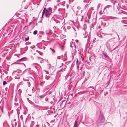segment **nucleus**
<instances>
[{"label":"nucleus","instance_id":"nucleus-1","mask_svg":"<svg viewBox=\"0 0 127 127\" xmlns=\"http://www.w3.org/2000/svg\"><path fill=\"white\" fill-rule=\"evenodd\" d=\"M51 13V12L49 11L48 10H46L45 12V17H48Z\"/></svg>","mask_w":127,"mask_h":127},{"label":"nucleus","instance_id":"nucleus-2","mask_svg":"<svg viewBox=\"0 0 127 127\" xmlns=\"http://www.w3.org/2000/svg\"><path fill=\"white\" fill-rule=\"evenodd\" d=\"M30 84L29 82H27L25 84V86L26 87H29Z\"/></svg>","mask_w":127,"mask_h":127},{"label":"nucleus","instance_id":"nucleus-3","mask_svg":"<svg viewBox=\"0 0 127 127\" xmlns=\"http://www.w3.org/2000/svg\"><path fill=\"white\" fill-rule=\"evenodd\" d=\"M105 120L104 118L103 117H102L100 120V122L101 123H103L104 122Z\"/></svg>","mask_w":127,"mask_h":127},{"label":"nucleus","instance_id":"nucleus-4","mask_svg":"<svg viewBox=\"0 0 127 127\" xmlns=\"http://www.w3.org/2000/svg\"><path fill=\"white\" fill-rule=\"evenodd\" d=\"M65 101H63L61 105L63 106H64L65 105Z\"/></svg>","mask_w":127,"mask_h":127},{"label":"nucleus","instance_id":"nucleus-5","mask_svg":"<svg viewBox=\"0 0 127 127\" xmlns=\"http://www.w3.org/2000/svg\"><path fill=\"white\" fill-rule=\"evenodd\" d=\"M77 121H76L75 122L74 124V126H75V127H77Z\"/></svg>","mask_w":127,"mask_h":127},{"label":"nucleus","instance_id":"nucleus-6","mask_svg":"<svg viewBox=\"0 0 127 127\" xmlns=\"http://www.w3.org/2000/svg\"><path fill=\"white\" fill-rule=\"evenodd\" d=\"M37 32V31L36 30H35L33 32V34L34 35H36V34Z\"/></svg>","mask_w":127,"mask_h":127},{"label":"nucleus","instance_id":"nucleus-7","mask_svg":"<svg viewBox=\"0 0 127 127\" xmlns=\"http://www.w3.org/2000/svg\"><path fill=\"white\" fill-rule=\"evenodd\" d=\"M116 24H115L114 25H113V26L112 27V29H114V28H116Z\"/></svg>","mask_w":127,"mask_h":127},{"label":"nucleus","instance_id":"nucleus-8","mask_svg":"<svg viewBox=\"0 0 127 127\" xmlns=\"http://www.w3.org/2000/svg\"><path fill=\"white\" fill-rule=\"evenodd\" d=\"M24 59V58H22L21 59H20L18 60V61H18V62H21Z\"/></svg>","mask_w":127,"mask_h":127},{"label":"nucleus","instance_id":"nucleus-9","mask_svg":"<svg viewBox=\"0 0 127 127\" xmlns=\"http://www.w3.org/2000/svg\"><path fill=\"white\" fill-rule=\"evenodd\" d=\"M48 10L49 11H50L51 12V13H52V8H50V7L49 8Z\"/></svg>","mask_w":127,"mask_h":127},{"label":"nucleus","instance_id":"nucleus-10","mask_svg":"<svg viewBox=\"0 0 127 127\" xmlns=\"http://www.w3.org/2000/svg\"><path fill=\"white\" fill-rule=\"evenodd\" d=\"M50 50H52V51L53 52V53H55V50L54 49H52L51 48H50Z\"/></svg>","mask_w":127,"mask_h":127},{"label":"nucleus","instance_id":"nucleus-11","mask_svg":"<svg viewBox=\"0 0 127 127\" xmlns=\"http://www.w3.org/2000/svg\"><path fill=\"white\" fill-rule=\"evenodd\" d=\"M7 83L5 81H4L3 82V85H5V84H6Z\"/></svg>","mask_w":127,"mask_h":127},{"label":"nucleus","instance_id":"nucleus-12","mask_svg":"<svg viewBox=\"0 0 127 127\" xmlns=\"http://www.w3.org/2000/svg\"><path fill=\"white\" fill-rule=\"evenodd\" d=\"M29 39V37H28L27 38H26L25 39V41H27Z\"/></svg>","mask_w":127,"mask_h":127},{"label":"nucleus","instance_id":"nucleus-13","mask_svg":"<svg viewBox=\"0 0 127 127\" xmlns=\"http://www.w3.org/2000/svg\"><path fill=\"white\" fill-rule=\"evenodd\" d=\"M39 97L41 98H43V96H38V98Z\"/></svg>","mask_w":127,"mask_h":127},{"label":"nucleus","instance_id":"nucleus-14","mask_svg":"<svg viewBox=\"0 0 127 127\" xmlns=\"http://www.w3.org/2000/svg\"><path fill=\"white\" fill-rule=\"evenodd\" d=\"M112 2H113V3H114V2H116V1H114V0H112Z\"/></svg>","mask_w":127,"mask_h":127},{"label":"nucleus","instance_id":"nucleus-15","mask_svg":"<svg viewBox=\"0 0 127 127\" xmlns=\"http://www.w3.org/2000/svg\"><path fill=\"white\" fill-rule=\"evenodd\" d=\"M45 11L43 10L42 12V14H44V13H45Z\"/></svg>","mask_w":127,"mask_h":127},{"label":"nucleus","instance_id":"nucleus-16","mask_svg":"<svg viewBox=\"0 0 127 127\" xmlns=\"http://www.w3.org/2000/svg\"><path fill=\"white\" fill-rule=\"evenodd\" d=\"M104 56L105 57H107V56L105 54H104Z\"/></svg>","mask_w":127,"mask_h":127},{"label":"nucleus","instance_id":"nucleus-17","mask_svg":"<svg viewBox=\"0 0 127 127\" xmlns=\"http://www.w3.org/2000/svg\"><path fill=\"white\" fill-rule=\"evenodd\" d=\"M46 10V8H44V9H43V10L45 11Z\"/></svg>","mask_w":127,"mask_h":127},{"label":"nucleus","instance_id":"nucleus-18","mask_svg":"<svg viewBox=\"0 0 127 127\" xmlns=\"http://www.w3.org/2000/svg\"><path fill=\"white\" fill-rule=\"evenodd\" d=\"M44 15V14H42V17H43V16Z\"/></svg>","mask_w":127,"mask_h":127},{"label":"nucleus","instance_id":"nucleus-19","mask_svg":"<svg viewBox=\"0 0 127 127\" xmlns=\"http://www.w3.org/2000/svg\"><path fill=\"white\" fill-rule=\"evenodd\" d=\"M44 15V14H42V17H43V16Z\"/></svg>","mask_w":127,"mask_h":127},{"label":"nucleus","instance_id":"nucleus-20","mask_svg":"<svg viewBox=\"0 0 127 127\" xmlns=\"http://www.w3.org/2000/svg\"><path fill=\"white\" fill-rule=\"evenodd\" d=\"M37 58H39V59H41V58H39V57H38Z\"/></svg>","mask_w":127,"mask_h":127},{"label":"nucleus","instance_id":"nucleus-21","mask_svg":"<svg viewBox=\"0 0 127 127\" xmlns=\"http://www.w3.org/2000/svg\"><path fill=\"white\" fill-rule=\"evenodd\" d=\"M78 62V60H77V63Z\"/></svg>","mask_w":127,"mask_h":127},{"label":"nucleus","instance_id":"nucleus-22","mask_svg":"<svg viewBox=\"0 0 127 127\" xmlns=\"http://www.w3.org/2000/svg\"><path fill=\"white\" fill-rule=\"evenodd\" d=\"M73 127H75V126H74Z\"/></svg>","mask_w":127,"mask_h":127},{"label":"nucleus","instance_id":"nucleus-23","mask_svg":"<svg viewBox=\"0 0 127 127\" xmlns=\"http://www.w3.org/2000/svg\"><path fill=\"white\" fill-rule=\"evenodd\" d=\"M24 114H26V113H24Z\"/></svg>","mask_w":127,"mask_h":127},{"label":"nucleus","instance_id":"nucleus-24","mask_svg":"<svg viewBox=\"0 0 127 127\" xmlns=\"http://www.w3.org/2000/svg\"><path fill=\"white\" fill-rule=\"evenodd\" d=\"M53 110H54V108H53Z\"/></svg>","mask_w":127,"mask_h":127}]
</instances>
